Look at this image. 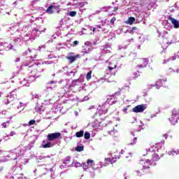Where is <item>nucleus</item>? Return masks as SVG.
<instances>
[{"mask_svg": "<svg viewBox=\"0 0 179 179\" xmlns=\"http://www.w3.org/2000/svg\"><path fill=\"white\" fill-rule=\"evenodd\" d=\"M144 156H146V159L148 162H158V160H160L161 157H163V154H161L159 156V154L153 152L152 148H150V150H148Z\"/></svg>", "mask_w": 179, "mask_h": 179, "instance_id": "1", "label": "nucleus"}, {"mask_svg": "<svg viewBox=\"0 0 179 179\" xmlns=\"http://www.w3.org/2000/svg\"><path fill=\"white\" fill-rule=\"evenodd\" d=\"M61 12V8H59V6H54L50 5L47 9H46V13H48V15H54V13H59Z\"/></svg>", "mask_w": 179, "mask_h": 179, "instance_id": "2", "label": "nucleus"}, {"mask_svg": "<svg viewBox=\"0 0 179 179\" xmlns=\"http://www.w3.org/2000/svg\"><path fill=\"white\" fill-rule=\"evenodd\" d=\"M175 117H179V108L173 109L172 111V117L169 118V121L171 122L172 125H176L178 123L177 117L175 118Z\"/></svg>", "mask_w": 179, "mask_h": 179, "instance_id": "3", "label": "nucleus"}, {"mask_svg": "<svg viewBox=\"0 0 179 179\" xmlns=\"http://www.w3.org/2000/svg\"><path fill=\"white\" fill-rule=\"evenodd\" d=\"M149 63V60L148 59H138L136 62L137 66L138 68H146L148 66V64Z\"/></svg>", "mask_w": 179, "mask_h": 179, "instance_id": "4", "label": "nucleus"}, {"mask_svg": "<svg viewBox=\"0 0 179 179\" xmlns=\"http://www.w3.org/2000/svg\"><path fill=\"white\" fill-rule=\"evenodd\" d=\"M61 136V133H51L48 134L47 139L50 142H52V141H55V139H58Z\"/></svg>", "mask_w": 179, "mask_h": 179, "instance_id": "5", "label": "nucleus"}, {"mask_svg": "<svg viewBox=\"0 0 179 179\" xmlns=\"http://www.w3.org/2000/svg\"><path fill=\"white\" fill-rule=\"evenodd\" d=\"M167 82V78L164 77H160L155 83V85H151V87H154V86H156L157 89H159L160 86L163 85V83Z\"/></svg>", "mask_w": 179, "mask_h": 179, "instance_id": "6", "label": "nucleus"}, {"mask_svg": "<svg viewBox=\"0 0 179 179\" xmlns=\"http://www.w3.org/2000/svg\"><path fill=\"white\" fill-rule=\"evenodd\" d=\"M144 110H146L144 104L136 106L133 108L134 113H143Z\"/></svg>", "mask_w": 179, "mask_h": 179, "instance_id": "7", "label": "nucleus"}, {"mask_svg": "<svg viewBox=\"0 0 179 179\" xmlns=\"http://www.w3.org/2000/svg\"><path fill=\"white\" fill-rule=\"evenodd\" d=\"M44 71L43 69L38 70L37 68H34L31 71V76L32 78H38L40 73L43 72Z\"/></svg>", "mask_w": 179, "mask_h": 179, "instance_id": "8", "label": "nucleus"}, {"mask_svg": "<svg viewBox=\"0 0 179 179\" xmlns=\"http://www.w3.org/2000/svg\"><path fill=\"white\" fill-rule=\"evenodd\" d=\"M151 166H152V162L147 160L143 164V168L141 169V172L145 173V170H148V169H150Z\"/></svg>", "mask_w": 179, "mask_h": 179, "instance_id": "9", "label": "nucleus"}, {"mask_svg": "<svg viewBox=\"0 0 179 179\" xmlns=\"http://www.w3.org/2000/svg\"><path fill=\"white\" fill-rule=\"evenodd\" d=\"M169 20H171L172 24H173L175 29H178L179 27V23L177 20L173 17H169Z\"/></svg>", "mask_w": 179, "mask_h": 179, "instance_id": "10", "label": "nucleus"}, {"mask_svg": "<svg viewBox=\"0 0 179 179\" xmlns=\"http://www.w3.org/2000/svg\"><path fill=\"white\" fill-rule=\"evenodd\" d=\"M118 159H120V157H118V155H115V157H112L111 159H108V161L110 162L111 164H113V163H115Z\"/></svg>", "mask_w": 179, "mask_h": 179, "instance_id": "11", "label": "nucleus"}, {"mask_svg": "<svg viewBox=\"0 0 179 179\" xmlns=\"http://www.w3.org/2000/svg\"><path fill=\"white\" fill-rule=\"evenodd\" d=\"M136 20L135 19V17H130L128 18V20H127V24L131 25V24H134V23H135Z\"/></svg>", "mask_w": 179, "mask_h": 179, "instance_id": "12", "label": "nucleus"}, {"mask_svg": "<svg viewBox=\"0 0 179 179\" xmlns=\"http://www.w3.org/2000/svg\"><path fill=\"white\" fill-rule=\"evenodd\" d=\"M66 59H69V61L70 62V64H73V62L76 61V56L66 57Z\"/></svg>", "mask_w": 179, "mask_h": 179, "instance_id": "13", "label": "nucleus"}, {"mask_svg": "<svg viewBox=\"0 0 179 179\" xmlns=\"http://www.w3.org/2000/svg\"><path fill=\"white\" fill-rule=\"evenodd\" d=\"M118 96H121V89H119L117 92H115V94L109 96V97H113V99H117Z\"/></svg>", "mask_w": 179, "mask_h": 179, "instance_id": "14", "label": "nucleus"}, {"mask_svg": "<svg viewBox=\"0 0 179 179\" xmlns=\"http://www.w3.org/2000/svg\"><path fill=\"white\" fill-rule=\"evenodd\" d=\"M83 135H85V131L83 130L76 133V138H83Z\"/></svg>", "mask_w": 179, "mask_h": 179, "instance_id": "15", "label": "nucleus"}, {"mask_svg": "<svg viewBox=\"0 0 179 179\" xmlns=\"http://www.w3.org/2000/svg\"><path fill=\"white\" fill-rule=\"evenodd\" d=\"M134 75L135 78H138V76H141V72L138 71V69H134Z\"/></svg>", "mask_w": 179, "mask_h": 179, "instance_id": "16", "label": "nucleus"}, {"mask_svg": "<svg viewBox=\"0 0 179 179\" xmlns=\"http://www.w3.org/2000/svg\"><path fill=\"white\" fill-rule=\"evenodd\" d=\"M87 166H94V161L93 159H88L87 161Z\"/></svg>", "mask_w": 179, "mask_h": 179, "instance_id": "17", "label": "nucleus"}, {"mask_svg": "<svg viewBox=\"0 0 179 179\" xmlns=\"http://www.w3.org/2000/svg\"><path fill=\"white\" fill-rule=\"evenodd\" d=\"M42 148H43V149H47L48 148H51V143L48 142L46 144L43 145Z\"/></svg>", "mask_w": 179, "mask_h": 179, "instance_id": "18", "label": "nucleus"}, {"mask_svg": "<svg viewBox=\"0 0 179 179\" xmlns=\"http://www.w3.org/2000/svg\"><path fill=\"white\" fill-rule=\"evenodd\" d=\"M85 149V147L83 146H78L76 148V150L77 152H83V150Z\"/></svg>", "mask_w": 179, "mask_h": 179, "instance_id": "19", "label": "nucleus"}, {"mask_svg": "<svg viewBox=\"0 0 179 179\" xmlns=\"http://www.w3.org/2000/svg\"><path fill=\"white\" fill-rule=\"evenodd\" d=\"M86 79L87 80H90V79H92V71H90L87 73Z\"/></svg>", "mask_w": 179, "mask_h": 179, "instance_id": "20", "label": "nucleus"}, {"mask_svg": "<svg viewBox=\"0 0 179 179\" xmlns=\"http://www.w3.org/2000/svg\"><path fill=\"white\" fill-rule=\"evenodd\" d=\"M84 138H85V139H90V133L86 131L84 134Z\"/></svg>", "mask_w": 179, "mask_h": 179, "instance_id": "21", "label": "nucleus"}, {"mask_svg": "<svg viewBox=\"0 0 179 179\" xmlns=\"http://www.w3.org/2000/svg\"><path fill=\"white\" fill-rule=\"evenodd\" d=\"M177 58V56L176 54L173 55L171 57H169L168 61H176V59Z\"/></svg>", "mask_w": 179, "mask_h": 179, "instance_id": "22", "label": "nucleus"}, {"mask_svg": "<svg viewBox=\"0 0 179 179\" xmlns=\"http://www.w3.org/2000/svg\"><path fill=\"white\" fill-rule=\"evenodd\" d=\"M8 126H9V121H7V122H3V123L2 124L3 128H6V127H8Z\"/></svg>", "mask_w": 179, "mask_h": 179, "instance_id": "23", "label": "nucleus"}, {"mask_svg": "<svg viewBox=\"0 0 179 179\" xmlns=\"http://www.w3.org/2000/svg\"><path fill=\"white\" fill-rule=\"evenodd\" d=\"M76 15V11H71L69 13V16H71V17H75Z\"/></svg>", "mask_w": 179, "mask_h": 179, "instance_id": "24", "label": "nucleus"}, {"mask_svg": "<svg viewBox=\"0 0 179 179\" xmlns=\"http://www.w3.org/2000/svg\"><path fill=\"white\" fill-rule=\"evenodd\" d=\"M35 124H36V120H31L29 122V125H34Z\"/></svg>", "mask_w": 179, "mask_h": 179, "instance_id": "25", "label": "nucleus"}, {"mask_svg": "<svg viewBox=\"0 0 179 179\" xmlns=\"http://www.w3.org/2000/svg\"><path fill=\"white\" fill-rule=\"evenodd\" d=\"M134 30H138V28H136V27H133L130 31V34H134Z\"/></svg>", "mask_w": 179, "mask_h": 179, "instance_id": "26", "label": "nucleus"}, {"mask_svg": "<svg viewBox=\"0 0 179 179\" xmlns=\"http://www.w3.org/2000/svg\"><path fill=\"white\" fill-rule=\"evenodd\" d=\"M85 5H86V3H85V2H80L78 3V6H80V8H83V6H85Z\"/></svg>", "mask_w": 179, "mask_h": 179, "instance_id": "27", "label": "nucleus"}, {"mask_svg": "<svg viewBox=\"0 0 179 179\" xmlns=\"http://www.w3.org/2000/svg\"><path fill=\"white\" fill-rule=\"evenodd\" d=\"M115 20H117V18H115V17H112V19L110 20L111 24H114Z\"/></svg>", "mask_w": 179, "mask_h": 179, "instance_id": "28", "label": "nucleus"}, {"mask_svg": "<svg viewBox=\"0 0 179 179\" xmlns=\"http://www.w3.org/2000/svg\"><path fill=\"white\" fill-rule=\"evenodd\" d=\"M129 107V106H128L125 107L124 108H123V110H122L123 113H124L125 114H127L128 112H127V111L128 110Z\"/></svg>", "mask_w": 179, "mask_h": 179, "instance_id": "29", "label": "nucleus"}, {"mask_svg": "<svg viewBox=\"0 0 179 179\" xmlns=\"http://www.w3.org/2000/svg\"><path fill=\"white\" fill-rule=\"evenodd\" d=\"M116 68L117 65H115L114 67L108 66V69H109V71H113V69H115Z\"/></svg>", "mask_w": 179, "mask_h": 179, "instance_id": "30", "label": "nucleus"}, {"mask_svg": "<svg viewBox=\"0 0 179 179\" xmlns=\"http://www.w3.org/2000/svg\"><path fill=\"white\" fill-rule=\"evenodd\" d=\"M101 31H104V33H107V31H108V29H107L105 27H102L101 28Z\"/></svg>", "mask_w": 179, "mask_h": 179, "instance_id": "31", "label": "nucleus"}, {"mask_svg": "<svg viewBox=\"0 0 179 179\" xmlns=\"http://www.w3.org/2000/svg\"><path fill=\"white\" fill-rule=\"evenodd\" d=\"M83 169H85V170H87V169H89V166H88L86 164H83Z\"/></svg>", "mask_w": 179, "mask_h": 179, "instance_id": "32", "label": "nucleus"}, {"mask_svg": "<svg viewBox=\"0 0 179 179\" xmlns=\"http://www.w3.org/2000/svg\"><path fill=\"white\" fill-rule=\"evenodd\" d=\"M137 139H138V138H137L136 137H135V138H134V142L131 143V145H135V143H136V140H137Z\"/></svg>", "mask_w": 179, "mask_h": 179, "instance_id": "33", "label": "nucleus"}, {"mask_svg": "<svg viewBox=\"0 0 179 179\" xmlns=\"http://www.w3.org/2000/svg\"><path fill=\"white\" fill-rule=\"evenodd\" d=\"M73 44H74V45H78V44H79V41H73Z\"/></svg>", "mask_w": 179, "mask_h": 179, "instance_id": "34", "label": "nucleus"}, {"mask_svg": "<svg viewBox=\"0 0 179 179\" xmlns=\"http://www.w3.org/2000/svg\"><path fill=\"white\" fill-rule=\"evenodd\" d=\"M164 138H165V139H167V138H169V135L167 134H165L163 135Z\"/></svg>", "mask_w": 179, "mask_h": 179, "instance_id": "35", "label": "nucleus"}, {"mask_svg": "<svg viewBox=\"0 0 179 179\" xmlns=\"http://www.w3.org/2000/svg\"><path fill=\"white\" fill-rule=\"evenodd\" d=\"M164 44H165V43L163 42V43H162V48H167V47H169V46L164 47Z\"/></svg>", "mask_w": 179, "mask_h": 179, "instance_id": "36", "label": "nucleus"}, {"mask_svg": "<svg viewBox=\"0 0 179 179\" xmlns=\"http://www.w3.org/2000/svg\"><path fill=\"white\" fill-rule=\"evenodd\" d=\"M136 176H140V174H141V172H139V171H136Z\"/></svg>", "mask_w": 179, "mask_h": 179, "instance_id": "37", "label": "nucleus"}, {"mask_svg": "<svg viewBox=\"0 0 179 179\" xmlns=\"http://www.w3.org/2000/svg\"><path fill=\"white\" fill-rule=\"evenodd\" d=\"M97 29H102L101 25H96Z\"/></svg>", "mask_w": 179, "mask_h": 179, "instance_id": "38", "label": "nucleus"}, {"mask_svg": "<svg viewBox=\"0 0 179 179\" xmlns=\"http://www.w3.org/2000/svg\"><path fill=\"white\" fill-rule=\"evenodd\" d=\"M92 31H93L94 33H96V27L92 28Z\"/></svg>", "mask_w": 179, "mask_h": 179, "instance_id": "39", "label": "nucleus"}, {"mask_svg": "<svg viewBox=\"0 0 179 179\" xmlns=\"http://www.w3.org/2000/svg\"><path fill=\"white\" fill-rule=\"evenodd\" d=\"M114 10H118V7H115Z\"/></svg>", "mask_w": 179, "mask_h": 179, "instance_id": "40", "label": "nucleus"}, {"mask_svg": "<svg viewBox=\"0 0 179 179\" xmlns=\"http://www.w3.org/2000/svg\"><path fill=\"white\" fill-rule=\"evenodd\" d=\"M108 100H113V98H108Z\"/></svg>", "mask_w": 179, "mask_h": 179, "instance_id": "41", "label": "nucleus"}, {"mask_svg": "<svg viewBox=\"0 0 179 179\" xmlns=\"http://www.w3.org/2000/svg\"><path fill=\"white\" fill-rule=\"evenodd\" d=\"M163 145H164V141H161Z\"/></svg>", "mask_w": 179, "mask_h": 179, "instance_id": "42", "label": "nucleus"}, {"mask_svg": "<svg viewBox=\"0 0 179 179\" xmlns=\"http://www.w3.org/2000/svg\"><path fill=\"white\" fill-rule=\"evenodd\" d=\"M51 83H54V81H51Z\"/></svg>", "mask_w": 179, "mask_h": 179, "instance_id": "43", "label": "nucleus"}, {"mask_svg": "<svg viewBox=\"0 0 179 179\" xmlns=\"http://www.w3.org/2000/svg\"><path fill=\"white\" fill-rule=\"evenodd\" d=\"M170 44H171V43H170L169 44H168V45H170Z\"/></svg>", "mask_w": 179, "mask_h": 179, "instance_id": "44", "label": "nucleus"}, {"mask_svg": "<svg viewBox=\"0 0 179 179\" xmlns=\"http://www.w3.org/2000/svg\"><path fill=\"white\" fill-rule=\"evenodd\" d=\"M48 157H50V156H48Z\"/></svg>", "mask_w": 179, "mask_h": 179, "instance_id": "45", "label": "nucleus"}, {"mask_svg": "<svg viewBox=\"0 0 179 179\" xmlns=\"http://www.w3.org/2000/svg\"><path fill=\"white\" fill-rule=\"evenodd\" d=\"M178 54H179V52H178Z\"/></svg>", "mask_w": 179, "mask_h": 179, "instance_id": "46", "label": "nucleus"}]
</instances>
